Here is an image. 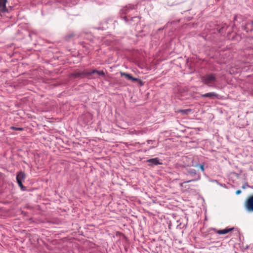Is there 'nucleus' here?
Here are the masks:
<instances>
[{"label": "nucleus", "instance_id": "obj_21", "mask_svg": "<svg viewBox=\"0 0 253 253\" xmlns=\"http://www.w3.org/2000/svg\"><path fill=\"white\" fill-rule=\"evenodd\" d=\"M244 30H246V27H244Z\"/></svg>", "mask_w": 253, "mask_h": 253}, {"label": "nucleus", "instance_id": "obj_15", "mask_svg": "<svg viewBox=\"0 0 253 253\" xmlns=\"http://www.w3.org/2000/svg\"><path fill=\"white\" fill-rule=\"evenodd\" d=\"M10 128L11 129L15 130L22 131L24 130V128H23V127H17L13 126H10Z\"/></svg>", "mask_w": 253, "mask_h": 253}, {"label": "nucleus", "instance_id": "obj_6", "mask_svg": "<svg viewBox=\"0 0 253 253\" xmlns=\"http://www.w3.org/2000/svg\"><path fill=\"white\" fill-rule=\"evenodd\" d=\"M147 163H149V165L150 166L153 167L154 166H157L158 165H161L162 163L160 162L159 159L158 158H155L152 159H148L146 161Z\"/></svg>", "mask_w": 253, "mask_h": 253}, {"label": "nucleus", "instance_id": "obj_22", "mask_svg": "<svg viewBox=\"0 0 253 253\" xmlns=\"http://www.w3.org/2000/svg\"><path fill=\"white\" fill-rule=\"evenodd\" d=\"M153 148H154V147H152L150 148V149H152Z\"/></svg>", "mask_w": 253, "mask_h": 253}, {"label": "nucleus", "instance_id": "obj_3", "mask_svg": "<svg viewBox=\"0 0 253 253\" xmlns=\"http://www.w3.org/2000/svg\"><path fill=\"white\" fill-rule=\"evenodd\" d=\"M253 189V185L250 187ZM245 208L248 212H253V196L250 197L245 203Z\"/></svg>", "mask_w": 253, "mask_h": 253}, {"label": "nucleus", "instance_id": "obj_20", "mask_svg": "<svg viewBox=\"0 0 253 253\" xmlns=\"http://www.w3.org/2000/svg\"><path fill=\"white\" fill-rule=\"evenodd\" d=\"M241 193V190H237V191H236V194L237 195H239V194H240Z\"/></svg>", "mask_w": 253, "mask_h": 253}, {"label": "nucleus", "instance_id": "obj_10", "mask_svg": "<svg viewBox=\"0 0 253 253\" xmlns=\"http://www.w3.org/2000/svg\"><path fill=\"white\" fill-rule=\"evenodd\" d=\"M218 95L215 92H209L205 94H202L201 95L202 97H209L212 99L217 98Z\"/></svg>", "mask_w": 253, "mask_h": 253}, {"label": "nucleus", "instance_id": "obj_9", "mask_svg": "<svg viewBox=\"0 0 253 253\" xmlns=\"http://www.w3.org/2000/svg\"><path fill=\"white\" fill-rule=\"evenodd\" d=\"M88 77L91 76L93 74H96L98 76H105V73L103 71H98L96 70H93L90 72H88Z\"/></svg>", "mask_w": 253, "mask_h": 253}, {"label": "nucleus", "instance_id": "obj_18", "mask_svg": "<svg viewBox=\"0 0 253 253\" xmlns=\"http://www.w3.org/2000/svg\"><path fill=\"white\" fill-rule=\"evenodd\" d=\"M200 169L203 171H204V165H201L200 166Z\"/></svg>", "mask_w": 253, "mask_h": 253}, {"label": "nucleus", "instance_id": "obj_11", "mask_svg": "<svg viewBox=\"0 0 253 253\" xmlns=\"http://www.w3.org/2000/svg\"><path fill=\"white\" fill-rule=\"evenodd\" d=\"M25 178V174L24 172L21 171L17 174L16 180L17 182L19 181H23Z\"/></svg>", "mask_w": 253, "mask_h": 253}, {"label": "nucleus", "instance_id": "obj_12", "mask_svg": "<svg viewBox=\"0 0 253 253\" xmlns=\"http://www.w3.org/2000/svg\"><path fill=\"white\" fill-rule=\"evenodd\" d=\"M121 75L122 76H124L127 79L131 80L132 81H137L138 80V79L132 77L130 74L126 73L121 72Z\"/></svg>", "mask_w": 253, "mask_h": 253}, {"label": "nucleus", "instance_id": "obj_17", "mask_svg": "<svg viewBox=\"0 0 253 253\" xmlns=\"http://www.w3.org/2000/svg\"><path fill=\"white\" fill-rule=\"evenodd\" d=\"M251 186H249L248 183H245L244 184H243L242 186V188L243 189H246L247 188V187H250Z\"/></svg>", "mask_w": 253, "mask_h": 253}, {"label": "nucleus", "instance_id": "obj_19", "mask_svg": "<svg viewBox=\"0 0 253 253\" xmlns=\"http://www.w3.org/2000/svg\"><path fill=\"white\" fill-rule=\"evenodd\" d=\"M153 142H154V141L152 140H148L147 141V143L149 144H152Z\"/></svg>", "mask_w": 253, "mask_h": 253}, {"label": "nucleus", "instance_id": "obj_4", "mask_svg": "<svg viewBox=\"0 0 253 253\" xmlns=\"http://www.w3.org/2000/svg\"><path fill=\"white\" fill-rule=\"evenodd\" d=\"M122 18L124 19L126 23L130 25H135L136 23H137L139 21V18L137 16L130 17V16L127 17L125 16L124 17H122Z\"/></svg>", "mask_w": 253, "mask_h": 253}, {"label": "nucleus", "instance_id": "obj_1", "mask_svg": "<svg viewBox=\"0 0 253 253\" xmlns=\"http://www.w3.org/2000/svg\"><path fill=\"white\" fill-rule=\"evenodd\" d=\"M202 82L209 87L215 86V83L216 82V76L213 74H207L201 77Z\"/></svg>", "mask_w": 253, "mask_h": 253}, {"label": "nucleus", "instance_id": "obj_2", "mask_svg": "<svg viewBox=\"0 0 253 253\" xmlns=\"http://www.w3.org/2000/svg\"><path fill=\"white\" fill-rule=\"evenodd\" d=\"M186 175H189L192 177V179L183 182L184 183H187L192 181L199 180L201 178L200 174L198 173L196 170L193 169H188L185 172Z\"/></svg>", "mask_w": 253, "mask_h": 253}, {"label": "nucleus", "instance_id": "obj_16", "mask_svg": "<svg viewBox=\"0 0 253 253\" xmlns=\"http://www.w3.org/2000/svg\"><path fill=\"white\" fill-rule=\"evenodd\" d=\"M22 182L23 181H17V183L18 184V185L20 187V188L23 190H25V187L23 186V184H22Z\"/></svg>", "mask_w": 253, "mask_h": 253}, {"label": "nucleus", "instance_id": "obj_14", "mask_svg": "<svg viewBox=\"0 0 253 253\" xmlns=\"http://www.w3.org/2000/svg\"><path fill=\"white\" fill-rule=\"evenodd\" d=\"M192 110L190 109H184V110H179L178 112L181 113L183 115H188L191 112Z\"/></svg>", "mask_w": 253, "mask_h": 253}, {"label": "nucleus", "instance_id": "obj_13", "mask_svg": "<svg viewBox=\"0 0 253 253\" xmlns=\"http://www.w3.org/2000/svg\"><path fill=\"white\" fill-rule=\"evenodd\" d=\"M233 228H231L230 229H224L223 230H219L217 231V233L218 234H225L229 232L230 231L233 230Z\"/></svg>", "mask_w": 253, "mask_h": 253}, {"label": "nucleus", "instance_id": "obj_23", "mask_svg": "<svg viewBox=\"0 0 253 253\" xmlns=\"http://www.w3.org/2000/svg\"><path fill=\"white\" fill-rule=\"evenodd\" d=\"M252 24L253 25V21H252Z\"/></svg>", "mask_w": 253, "mask_h": 253}, {"label": "nucleus", "instance_id": "obj_5", "mask_svg": "<svg viewBox=\"0 0 253 253\" xmlns=\"http://www.w3.org/2000/svg\"><path fill=\"white\" fill-rule=\"evenodd\" d=\"M88 72L86 71H77L75 73L72 74V76L74 77L75 78H84V77H88Z\"/></svg>", "mask_w": 253, "mask_h": 253}, {"label": "nucleus", "instance_id": "obj_8", "mask_svg": "<svg viewBox=\"0 0 253 253\" xmlns=\"http://www.w3.org/2000/svg\"><path fill=\"white\" fill-rule=\"evenodd\" d=\"M6 2L7 0H0V12H4L7 11Z\"/></svg>", "mask_w": 253, "mask_h": 253}, {"label": "nucleus", "instance_id": "obj_7", "mask_svg": "<svg viewBox=\"0 0 253 253\" xmlns=\"http://www.w3.org/2000/svg\"><path fill=\"white\" fill-rule=\"evenodd\" d=\"M136 8V6L133 5L129 4L128 5L124 7L121 9V12L122 14H127L131 10L134 9Z\"/></svg>", "mask_w": 253, "mask_h": 253}]
</instances>
